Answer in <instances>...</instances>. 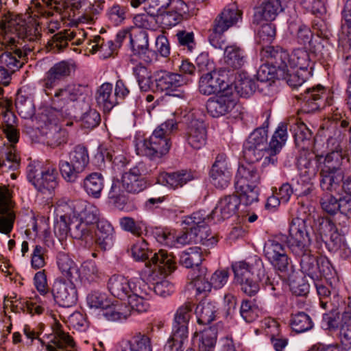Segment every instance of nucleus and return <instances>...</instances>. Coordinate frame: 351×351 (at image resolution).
I'll use <instances>...</instances> for the list:
<instances>
[{
  "label": "nucleus",
  "mask_w": 351,
  "mask_h": 351,
  "mask_svg": "<svg viewBox=\"0 0 351 351\" xmlns=\"http://www.w3.org/2000/svg\"><path fill=\"white\" fill-rule=\"evenodd\" d=\"M309 65L310 58L307 51L303 49H295L291 54L289 53L288 73H289V69H308Z\"/></svg>",
  "instance_id": "a18cd8bd"
},
{
  "label": "nucleus",
  "mask_w": 351,
  "mask_h": 351,
  "mask_svg": "<svg viewBox=\"0 0 351 351\" xmlns=\"http://www.w3.org/2000/svg\"><path fill=\"white\" fill-rule=\"evenodd\" d=\"M195 313L199 324H208L216 317L217 306L212 302L202 301L196 307Z\"/></svg>",
  "instance_id": "4c0bfd02"
},
{
  "label": "nucleus",
  "mask_w": 351,
  "mask_h": 351,
  "mask_svg": "<svg viewBox=\"0 0 351 351\" xmlns=\"http://www.w3.org/2000/svg\"><path fill=\"white\" fill-rule=\"evenodd\" d=\"M186 10V5L184 2L178 3V5L175 6L171 11H165L159 15L161 17V24L165 28H170L176 25L183 20Z\"/></svg>",
  "instance_id": "f704fd0d"
},
{
  "label": "nucleus",
  "mask_w": 351,
  "mask_h": 351,
  "mask_svg": "<svg viewBox=\"0 0 351 351\" xmlns=\"http://www.w3.org/2000/svg\"><path fill=\"white\" fill-rule=\"evenodd\" d=\"M70 233L74 239L84 240L87 247H91L93 244L92 228L86 223L80 219H75L72 222Z\"/></svg>",
  "instance_id": "58836bf2"
},
{
  "label": "nucleus",
  "mask_w": 351,
  "mask_h": 351,
  "mask_svg": "<svg viewBox=\"0 0 351 351\" xmlns=\"http://www.w3.org/2000/svg\"><path fill=\"white\" fill-rule=\"evenodd\" d=\"M177 128L178 124L174 119L167 120L158 126L149 138L137 139L136 154L151 160L160 162L171 147L169 135Z\"/></svg>",
  "instance_id": "f03ea898"
},
{
  "label": "nucleus",
  "mask_w": 351,
  "mask_h": 351,
  "mask_svg": "<svg viewBox=\"0 0 351 351\" xmlns=\"http://www.w3.org/2000/svg\"><path fill=\"white\" fill-rule=\"evenodd\" d=\"M61 118L62 112L60 110L53 107H47L43 108L38 114L37 122L39 128L45 132L59 127Z\"/></svg>",
  "instance_id": "393cba45"
},
{
  "label": "nucleus",
  "mask_w": 351,
  "mask_h": 351,
  "mask_svg": "<svg viewBox=\"0 0 351 351\" xmlns=\"http://www.w3.org/2000/svg\"><path fill=\"white\" fill-rule=\"evenodd\" d=\"M188 337V326L173 324L172 335L165 346V351H182Z\"/></svg>",
  "instance_id": "2f4dec72"
},
{
  "label": "nucleus",
  "mask_w": 351,
  "mask_h": 351,
  "mask_svg": "<svg viewBox=\"0 0 351 351\" xmlns=\"http://www.w3.org/2000/svg\"><path fill=\"white\" fill-rule=\"evenodd\" d=\"M188 123L185 138L187 143L195 149H200L207 141V130L202 121L195 119L193 114L188 116Z\"/></svg>",
  "instance_id": "dca6fc26"
},
{
  "label": "nucleus",
  "mask_w": 351,
  "mask_h": 351,
  "mask_svg": "<svg viewBox=\"0 0 351 351\" xmlns=\"http://www.w3.org/2000/svg\"><path fill=\"white\" fill-rule=\"evenodd\" d=\"M101 273L94 261H85L82 265L81 278L84 282H96L100 278Z\"/></svg>",
  "instance_id": "8fccbe9b"
},
{
  "label": "nucleus",
  "mask_w": 351,
  "mask_h": 351,
  "mask_svg": "<svg viewBox=\"0 0 351 351\" xmlns=\"http://www.w3.org/2000/svg\"><path fill=\"white\" fill-rule=\"evenodd\" d=\"M348 307L350 312L348 313V318L342 324L339 333L341 345L345 349L351 348V302H349Z\"/></svg>",
  "instance_id": "4d7b16f0"
},
{
  "label": "nucleus",
  "mask_w": 351,
  "mask_h": 351,
  "mask_svg": "<svg viewBox=\"0 0 351 351\" xmlns=\"http://www.w3.org/2000/svg\"><path fill=\"white\" fill-rule=\"evenodd\" d=\"M237 104V94L232 87L210 98L206 103V109L212 117H219L230 113Z\"/></svg>",
  "instance_id": "1a4fd4ad"
},
{
  "label": "nucleus",
  "mask_w": 351,
  "mask_h": 351,
  "mask_svg": "<svg viewBox=\"0 0 351 351\" xmlns=\"http://www.w3.org/2000/svg\"><path fill=\"white\" fill-rule=\"evenodd\" d=\"M132 255L136 261H144L148 258V244L143 239H138L131 248Z\"/></svg>",
  "instance_id": "0e129e2a"
},
{
  "label": "nucleus",
  "mask_w": 351,
  "mask_h": 351,
  "mask_svg": "<svg viewBox=\"0 0 351 351\" xmlns=\"http://www.w3.org/2000/svg\"><path fill=\"white\" fill-rule=\"evenodd\" d=\"M282 10L280 0H268L261 5L254 15V21L256 23H261L263 21H272Z\"/></svg>",
  "instance_id": "a878e982"
},
{
  "label": "nucleus",
  "mask_w": 351,
  "mask_h": 351,
  "mask_svg": "<svg viewBox=\"0 0 351 351\" xmlns=\"http://www.w3.org/2000/svg\"><path fill=\"white\" fill-rule=\"evenodd\" d=\"M129 341L134 351H152L150 339L146 335L138 334Z\"/></svg>",
  "instance_id": "774afa93"
},
{
  "label": "nucleus",
  "mask_w": 351,
  "mask_h": 351,
  "mask_svg": "<svg viewBox=\"0 0 351 351\" xmlns=\"http://www.w3.org/2000/svg\"><path fill=\"white\" fill-rule=\"evenodd\" d=\"M314 152L315 161L319 170L341 171L344 161H349L348 155L339 145H337L335 150L325 156L317 153L315 149Z\"/></svg>",
  "instance_id": "4468645a"
},
{
  "label": "nucleus",
  "mask_w": 351,
  "mask_h": 351,
  "mask_svg": "<svg viewBox=\"0 0 351 351\" xmlns=\"http://www.w3.org/2000/svg\"><path fill=\"white\" fill-rule=\"evenodd\" d=\"M25 21L19 15H11L5 19L0 32V45L5 51L0 55V64L15 71L22 66L21 61L27 55L22 50L20 38L32 40Z\"/></svg>",
  "instance_id": "f257e3e1"
},
{
  "label": "nucleus",
  "mask_w": 351,
  "mask_h": 351,
  "mask_svg": "<svg viewBox=\"0 0 351 351\" xmlns=\"http://www.w3.org/2000/svg\"><path fill=\"white\" fill-rule=\"evenodd\" d=\"M236 280L240 283L241 290L250 296L256 294L259 289L258 281H264L268 291H275L277 288L267 275L263 261L258 258L252 263L239 261L232 265Z\"/></svg>",
  "instance_id": "20e7f679"
},
{
  "label": "nucleus",
  "mask_w": 351,
  "mask_h": 351,
  "mask_svg": "<svg viewBox=\"0 0 351 351\" xmlns=\"http://www.w3.org/2000/svg\"><path fill=\"white\" fill-rule=\"evenodd\" d=\"M51 291L56 302L60 306L69 308L77 302L78 293L73 281L57 280L53 283Z\"/></svg>",
  "instance_id": "f8f14e48"
},
{
  "label": "nucleus",
  "mask_w": 351,
  "mask_h": 351,
  "mask_svg": "<svg viewBox=\"0 0 351 351\" xmlns=\"http://www.w3.org/2000/svg\"><path fill=\"white\" fill-rule=\"evenodd\" d=\"M291 326L294 331L300 333L312 328L313 322L307 314L300 312L292 315Z\"/></svg>",
  "instance_id": "09e8293b"
},
{
  "label": "nucleus",
  "mask_w": 351,
  "mask_h": 351,
  "mask_svg": "<svg viewBox=\"0 0 351 351\" xmlns=\"http://www.w3.org/2000/svg\"><path fill=\"white\" fill-rule=\"evenodd\" d=\"M262 60L271 66L288 73L289 53L280 47L266 46L261 51Z\"/></svg>",
  "instance_id": "a211bd4d"
},
{
  "label": "nucleus",
  "mask_w": 351,
  "mask_h": 351,
  "mask_svg": "<svg viewBox=\"0 0 351 351\" xmlns=\"http://www.w3.org/2000/svg\"><path fill=\"white\" fill-rule=\"evenodd\" d=\"M89 50L92 53L100 51L101 56L104 58H108L112 55V51L109 49L107 44H104V40L99 36H95L93 40L88 43Z\"/></svg>",
  "instance_id": "338daca9"
},
{
  "label": "nucleus",
  "mask_w": 351,
  "mask_h": 351,
  "mask_svg": "<svg viewBox=\"0 0 351 351\" xmlns=\"http://www.w3.org/2000/svg\"><path fill=\"white\" fill-rule=\"evenodd\" d=\"M28 179L43 193H51L58 185L57 171L52 167H31L28 172Z\"/></svg>",
  "instance_id": "9d476101"
},
{
  "label": "nucleus",
  "mask_w": 351,
  "mask_h": 351,
  "mask_svg": "<svg viewBox=\"0 0 351 351\" xmlns=\"http://www.w3.org/2000/svg\"><path fill=\"white\" fill-rule=\"evenodd\" d=\"M265 127L259 128L248 137L244 147L243 154L246 160L250 162H255L263 160L264 165H269V159L267 147V128L269 124V114L266 113Z\"/></svg>",
  "instance_id": "39448f33"
},
{
  "label": "nucleus",
  "mask_w": 351,
  "mask_h": 351,
  "mask_svg": "<svg viewBox=\"0 0 351 351\" xmlns=\"http://www.w3.org/2000/svg\"><path fill=\"white\" fill-rule=\"evenodd\" d=\"M293 132L295 145L304 152H308L313 144L311 130L304 123L298 121L295 123Z\"/></svg>",
  "instance_id": "cd10ccee"
},
{
  "label": "nucleus",
  "mask_w": 351,
  "mask_h": 351,
  "mask_svg": "<svg viewBox=\"0 0 351 351\" xmlns=\"http://www.w3.org/2000/svg\"><path fill=\"white\" fill-rule=\"evenodd\" d=\"M235 189L239 202L248 206L258 201V185H235Z\"/></svg>",
  "instance_id": "a19ab883"
},
{
  "label": "nucleus",
  "mask_w": 351,
  "mask_h": 351,
  "mask_svg": "<svg viewBox=\"0 0 351 351\" xmlns=\"http://www.w3.org/2000/svg\"><path fill=\"white\" fill-rule=\"evenodd\" d=\"M252 163L248 161L247 163L239 166L235 185H258L261 174Z\"/></svg>",
  "instance_id": "5701e85b"
},
{
  "label": "nucleus",
  "mask_w": 351,
  "mask_h": 351,
  "mask_svg": "<svg viewBox=\"0 0 351 351\" xmlns=\"http://www.w3.org/2000/svg\"><path fill=\"white\" fill-rule=\"evenodd\" d=\"M88 88L80 84L69 85L58 89L52 97V103L62 108L71 101H75L87 95Z\"/></svg>",
  "instance_id": "f3484780"
},
{
  "label": "nucleus",
  "mask_w": 351,
  "mask_h": 351,
  "mask_svg": "<svg viewBox=\"0 0 351 351\" xmlns=\"http://www.w3.org/2000/svg\"><path fill=\"white\" fill-rule=\"evenodd\" d=\"M10 102H6V105L2 108L0 113V123L1 129H6L12 127H17L16 117L9 109Z\"/></svg>",
  "instance_id": "052dcab7"
},
{
  "label": "nucleus",
  "mask_w": 351,
  "mask_h": 351,
  "mask_svg": "<svg viewBox=\"0 0 351 351\" xmlns=\"http://www.w3.org/2000/svg\"><path fill=\"white\" fill-rule=\"evenodd\" d=\"M45 133L47 144L52 147H59L67 142V132L60 126L52 130L45 131Z\"/></svg>",
  "instance_id": "3c124183"
},
{
  "label": "nucleus",
  "mask_w": 351,
  "mask_h": 351,
  "mask_svg": "<svg viewBox=\"0 0 351 351\" xmlns=\"http://www.w3.org/2000/svg\"><path fill=\"white\" fill-rule=\"evenodd\" d=\"M151 262L158 267L161 274L164 276L171 274L176 269V263L173 256L163 250L155 253L151 258Z\"/></svg>",
  "instance_id": "c85d7f7f"
},
{
  "label": "nucleus",
  "mask_w": 351,
  "mask_h": 351,
  "mask_svg": "<svg viewBox=\"0 0 351 351\" xmlns=\"http://www.w3.org/2000/svg\"><path fill=\"white\" fill-rule=\"evenodd\" d=\"M69 220L70 217L67 214L61 215L54 225V233L60 240L65 239L68 232H70Z\"/></svg>",
  "instance_id": "69168bd1"
},
{
  "label": "nucleus",
  "mask_w": 351,
  "mask_h": 351,
  "mask_svg": "<svg viewBox=\"0 0 351 351\" xmlns=\"http://www.w3.org/2000/svg\"><path fill=\"white\" fill-rule=\"evenodd\" d=\"M152 173V170L147 164L138 163L122 175L121 181H113L108 193L109 198L115 203L125 204L127 200L125 192L137 194L143 191L149 185L145 176Z\"/></svg>",
  "instance_id": "7ed1b4c3"
},
{
  "label": "nucleus",
  "mask_w": 351,
  "mask_h": 351,
  "mask_svg": "<svg viewBox=\"0 0 351 351\" xmlns=\"http://www.w3.org/2000/svg\"><path fill=\"white\" fill-rule=\"evenodd\" d=\"M217 331L215 327L205 329L201 335L199 351H214L217 342Z\"/></svg>",
  "instance_id": "de8ad7c7"
},
{
  "label": "nucleus",
  "mask_w": 351,
  "mask_h": 351,
  "mask_svg": "<svg viewBox=\"0 0 351 351\" xmlns=\"http://www.w3.org/2000/svg\"><path fill=\"white\" fill-rule=\"evenodd\" d=\"M49 70L52 71L60 80H62L71 75L75 70L73 64L67 61H61L55 64Z\"/></svg>",
  "instance_id": "e2e57ef3"
},
{
  "label": "nucleus",
  "mask_w": 351,
  "mask_h": 351,
  "mask_svg": "<svg viewBox=\"0 0 351 351\" xmlns=\"http://www.w3.org/2000/svg\"><path fill=\"white\" fill-rule=\"evenodd\" d=\"M87 304L91 308H105L108 306V301L104 293L93 291L86 298Z\"/></svg>",
  "instance_id": "680f3d73"
},
{
  "label": "nucleus",
  "mask_w": 351,
  "mask_h": 351,
  "mask_svg": "<svg viewBox=\"0 0 351 351\" xmlns=\"http://www.w3.org/2000/svg\"><path fill=\"white\" fill-rule=\"evenodd\" d=\"M202 260V251L200 247L194 246L182 253L180 262L186 268H192L199 266Z\"/></svg>",
  "instance_id": "49530a36"
},
{
  "label": "nucleus",
  "mask_w": 351,
  "mask_h": 351,
  "mask_svg": "<svg viewBox=\"0 0 351 351\" xmlns=\"http://www.w3.org/2000/svg\"><path fill=\"white\" fill-rule=\"evenodd\" d=\"M96 100L104 111L108 112L112 109L118 104L116 95L113 93L112 85L110 83H104L97 91Z\"/></svg>",
  "instance_id": "c756f323"
},
{
  "label": "nucleus",
  "mask_w": 351,
  "mask_h": 351,
  "mask_svg": "<svg viewBox=\"0 0 351 351\" xmlns=\"http://www.w3.org/2000/svg\"><path fill=\"white\" fill-rule=\"evenodd\" d=\"M54 337L51 343L54 346L59 349H63L66 347L73 348L75 345L73 339L66 332H65L62 326L58 322H55L52 326Z\"/></svg>",
  "instance_id": "c03bdc74"
},
{
  "label": "nucleus",
  "mask_w": 351,
  "mask_h": 351,
  "mask_svg": "<svg viewBox=\"0 0 351 351\" xmlns=\"http://www.w3.org/2000/svg\"><path fill=\"white\" fill-rule=\"evenodd\" d=\"M223 60L226 66L232 69H241L246 62L244 51L234 45L225 48Z\"/></svg>",
  "instance_id": "7c9ffc66"
},
{
  "label": "nucleus",
  "mask_w": 351,
  "mask_h": 351,
  "mask_svg": "<svg viewBox=\"0 0 351 351\" xmlns=\"http://www.w3.org/2000/svg\"><path fill=\"white\" fill-rule=\"evenodd\" d=\"M308 155L309 154L306 152L301 154L297 162L300 176L304 182H310L314 179L319 169L317 165L313 164Z\"/></svg>",
  "instance_id": "c9c22d12"
},
{
  "label": "nucleus",
  "mask_w": 351,
  "mask_h": 351,
  "mask_svg": "<svg viewBox=\"0 0 351 351\" xmlns=\"http://www.w3.org/2000/svg\"><path fill=\"white\" fill-rule=\"evenodd\" d=\"M232 87V85L226 81L225 77L215 71L203 75L199 81V92L206 95H218Z\"/></svg>",
  "instance_id": "2eb2a0df"
},
{
  "label": "nucleus",
  "mask_w": 351,
  "mask_h": 351,
  "mask_svg": "<svg viewBox=\"0 0 351 351\" xmlns=\"http://www.w3.org/2000/svg\"><path fill=\"white\" fill-rule=\"evenodd\" d=\"M263 253L265 258L276 269L280 272L288 271L290 258L283 244L275 240H268L265 243Z\"/></svg>",
  "instance_id": "9b49d317"
},
{
  "label": "nucleus",
  "mask_w": 351,
  "mask_h": 351,
  "mask_svg": "<svg viewBox=\"0 0 351 351\" xmlns=\"http://www.w3.org/2000/svg\"><path fill=\"white\" fill-rule=\"evenodd\" d=\"M156 14L147 13L138 14L134 18V24L142 29L154 30L158 27Z\"/></svg>",
  "instance_id": "864d4df0"
},
{
  "label": "nucleus",
  "mask_w": 351,
  "mask_h": 351,
  "mask_svg": "<svg viewBox=\"0 0 351 351\" xmlns=\"http://www.w3.org/2000/svg\"><path fill=\"white\" fill-rule=\"evenodd\" d=\"M211 183L219 189H226L232 179L231 167L227 156L219 154L213 164L209 173Z\"/></svg>",
  "instance_id": "ddd939ff"
},
{
  "label": "nucleus",
  "mask_w": 351,
  "mask_h": 351,
  "mask_svg": "<svg viewBox=\"0 0 351 351\" xmlns=\"http://www.w3.org/2000/svg\"><path fill=\"white\" fill-rule=\"evenodd\" d=\"M138 287L134 285V291L128 297V304L131 308L138 313H143L147 311L149 307L148 300L143 296V292L141 288V282H138Z\"/></svg>",
  "instance_id": "79ce46f5"
},
{
  "label": "nucleus",
  "mask_w": 351,
  "mask_h": 351,
  "mask_svg": "<svg viewBox=\"0 0 351 351\" xmlns=\"http://www.w3.org/2000/svg\"><path fill=\"white\" fill-rule=\"evenodd\" d=\"M311 239L306 231L304 221H293L289 228L287 245L297 256H304L309 250Z\"/></svg>",
  "instance_id": "6e6552de"
},
{
  "label": "nucleus",
  "mask_w": 351,
  "mask_h": 351,
  "mask_svg": "<svg viewBox=\"0 0 351 351\" xmlns=\"http://www.w3.org/2000/svg\"><path fill=\"white\" fill-rule=\"evenodd\" d=\"M239 205V198L237 195L225 196L219 201L213 210L212 218L217 221L228 219L237 213Z\"/></svg>",
  "instance_id": "6ab92c4d"
},
{
  "label": "nucleus",
  "mask_w": 351,
  "mask_h": 351,
  "mask_svg": "<svg viewBox=\"0 0 351 351\" xmlns=\"http://www.w3.org/2000/svg\"><path fill=\"white\" fill-rule=\"evenodd\" d=\"M89 163L87 149L77 145L69 153V161H60L59 167L62 176L65 180L74 182Z\"/></svg>",
  "instance_id": "423d86ee"
},
{
  "label": "nucleus",
  "mask_w": 351,
  "mask_h": 351,
  "mask_svg": "<svg viewBox=\"0 0 351 351\" xmlns=\"http://www.w3.org/2000/svg\"><path fill=\"white\" fill-rule=\"evenodd\" d=\"M253 83L249 76L241 74L239 75V77L235 81L234 90H236L238 94H240L242 97H246L252 92Z\"/></svg>",
  "instance_id": "bf43d9fd"
},
{
  "label": "nucleus",
  "mask_w": 351,
  "mask_h": 351,
  "mask_svg": "<svg viewBox=\"0 0 351 351\" xmlns=\"http://www.w3.org/2000/svg\"><path fill=\"white\" fill-rule=\"evenodd\" d=\"M130 42L132 51L134 54L142 58L150 53L149 49L147 34L141 29H132L130 34Z\"/></svg>",
  "instance_id": "bb28decb"
},
{
  "label": "nucleus",
  "mask_w": 351,
  "mask_h": 351,
  "mask_svg": "<svg viewBox=\"0 0 351 351\" xmlns=\"http://www.w3.org/2000/svg\"><path fill=\"white\" fill-rule=\"evenodd\" d=\"M134 73L141 89L143 91L149 90L153 84L151 72L145 66L139 64L134 68Z\"/></svg>",
  "instance_id": "603ef678"
},
{
  "label": "nucleus",
  "mask_w": 351,
  "mask_h": 351,
  "mask_svg": "<svg viewBox=\"0 0 351 351\" xmlns=\"http://www.w3.org/2000/svg\"><path fill=\"white\" fill-rule=\"evenodd\" d=\"M156 87L160 91L171 94L178 87L185 84L181 74L160 71L158 77L156 80Z\"/></svg>",
  "instance_id": "b1692460"
},
{
  "label": "nucleus",
  "mask_w": 351,
  "mask_h": 351,
  "mask_svg": "<svg viewBox=\"0 0 351 351\" xmlns=\"http://www.w3.org/2000/svg\"><path fill=\"white\" fill-rule=\"evenodd\" d=\"M241 17L239 11L236 8H225L215 19L213 32L209 40L215 48H222L223 41L220 42L221 36L230 27L234 25Z\"/></svg>",
  "instance_id": "0eeeda50"
},
{
  "label": "nucleus",
  "mask_w": 351,
  "mask_h": 351,
  "mask_svg": "<svg viewBox=\"0 0 351 351\" xmlns=\"http://www.w3.org/2000/svg\"><path fill=\"white\" fill-rule=\"evenodd\" d=\"M320 186L326 191L332 192L339 187V182L343 180L342 171L319 170Z\"/></svg>",
  "instance_id": "72a5a7b5"
},
{
  "label": "nucleus",
  "mask_w": 351,
  "mask_h": 351,
  "mask_svg": "<svg viewBox=\"0 0 351 351\" xmlns=\"http://www.w3.org/2000/svg\"><path fill=\"white\" fill-rule=\"evenodd\" d=\"M84 188L86 193L94 197H99L104 188V180L99 173H92L84 180Z\"/></svg>",
  "instance_id": "37998d69"
},
{
  "label": "nucleus",
  "mask_w": 351,
  "mask_h": 351,
  "mask_svg": "<svg viewBox=\"0 0 351 351\" xmlns=\"http://www.w3.org/2000/svg\"><path fill=\"white\" fill-rule=\"evenodd\" d=\"M287 127L285 123H280L274 132L271 139L268 145V152L269 165H274L278 160L277 155L280 152L282 147L285 145L287 140Z\"/></svg>",
  "instance_id": "aec40b11"
},
{
  "label": "nucleus",
  "mask_w": 351,
  "mask_h": 351,
  "mask_svg": "<svg viewBox=\"0 0 351 351\" xmlns=\"http://www.w3.org/2000/svg\"><path fill=\"white\" fill-rule=\"evenodd\" d=\"M193 306L191 302H186L176 311L173 324L188 326L192 315Z\"/></svg>",
  "instance_id": "5fc2aeb1"
},
{
  "label": "nucleus",
  "mask_w": 351,
  "mask_h": 351,
  "mask_svg": "<svg viewBox=\"0 0 351 351\" xmlns=\"http://www.w3.org/2000/svg\"><path fill=\"white\" fill-rule=\"evenodd\" d=\"M58 266L62 276L66 278L68 281L77 280L79 278L80 275L77 265L67 255H59Z\"/></svg>",
  "instance_id": "ea45409f"
},
{
  "label": "nucleus",
  "mask_w": 351,
  "mask_h": 351,
  "mask_svg": "<svg viewBox=\"0 0 351 351\" xmlns=\"http://www.w3.org/2000/svg\"><path fill=\"white\" fill-rule=\"evenodd\" d=\"M324 94V88L320 85L311 88H308L304 94H301V99L305 102L307 112L316 111L321 107Z\"/></svg>",
  "instance_id": "473e14b6"
},
{
  "label": "nucleus",
  "mask_w": 351,
  "mask_h": 351,
  "mask_svg": "<svg viewBox=\"0 0 351 351\" xmlns=\"http://www.w3.org/2000/svg\"><path fill=\"white\" fill-rule=\"evenodd\" d=\"M193 179L194 176L191 171L182 170L172 173L161 172L156 178V182L172 189H176L183 186Z\"/></svg>",
  "instance_id": "4be33fe9"
},
{
  "label": "nucleus",
  "mask_w": 351,
  "mask_h": 351,
  "mask_svg": "<svg viewBox=\"0 0 351 351\" xmlns=\"http://www.w3.org/2000/svg\"><path fill=\"white\" fill-rule=\"evenodd\" d=\"M125 307L123 305H116L105 308L104 313V317L110 322H119L125 320L128 316V313L124 311Z\"/></svg>",
  "instance_id": "6e6d98bb"
},
{
  "label": "nucleus",
  "mask_w": 351,
  "mask_h": 351,
  "mask_svg": "<svg viewBox=\"0 0 351 351\" xmlns=\"http://www.w3.org/2000/svg\"><path fill=\"white\" fill-rule=\"evenodd\" d=\"M317 258L313 256H304L301 261V269L304 274L317 280Z\"/></svg>",
  "instance_id": "13d9d810"
},
{
  "label": "nucleus",
  "mask_w": 351,
  "mask_h": 351,
  "mask_svg": "<svg viewBox=\"0 0 351 351\" xmlns=\"http://www.w3.org/2000/svg\"><path fill=\"white\" fill-rule=\"evenodd\" d=\"M113 233L114 228L109 222L106 221H99L95 232V243L105 250L112 242Z\"/></svg>",
  "instance_id": "e433bc0d"
},
{
  "label": "nucleus",
  "mask_w": 351,
  "mask_h": 351,
  "mask_svg": "<svg viewBox=\"0 0 351 351\" xmlns=\"http://www.w3.org/2000/svg\"><path fill=\"white\" fill-rule=\"evenodd\" d=\"M134 285H136V282H130L121 275L111 276L108 282V288L111 294L121 300L132 293Z\"/></svg>",
  "instance_id": "412c9836"
}]
</instances>
